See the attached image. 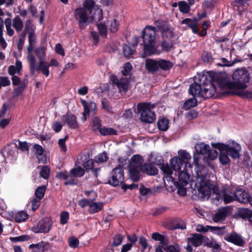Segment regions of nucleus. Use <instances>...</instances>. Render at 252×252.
<instances>
[{
    "instance_id": "338daca9",
    "label": "nucleus",
    "mask_w": 252,
    "mask_h": 252,
    "mask_svg": "<svg viewBox=\"0 0 252 252\" xmlns=\"http://www.w3.org/2000/svg\"><path fill=\"white\" fill-rule=\"evenodd\" d=\"M69 246L71 248H78L79 245V242L76 237H69L68 240Z\"/></svg>"
},
{
    "instance_id": "393cba45",
    "label": "nucleus",
    "mask_w": 252,
    "mask_h": 252,
    "mask_svg": "<svg viewBox=\"0 0 252 252\" xmlns=\"http://www.w3.org/2000/svg\"><path fill=\"white\" fill-rule=\"evenodd\" d=\"M11 217L15 222L20 223L26 221L29 218V215L23 211L12 212Z\"/></svg>"
},
{
    "instance_id": "1a4fd4ad",
    "label": "nucleus",
    "mask_w": 252,
    "mask_h": 252,
    "mask_svg": "<svg viewBox=\"0 0 252 252\" xmlns=\"http://www.w3.org/2000/svg\"><path fill=\"white\" fill-rule=\"evenodd\" d=\"M110 80L114 85L117 87L119 93L126 94L128 91L130 85L129 78L122 77L119 79L116 75H112Z\"/></svg>"
},
{
    "instance_id": "13d9d810",
    "label": "nucleus",
    "mask_w": 252,
    "mask_h": 252,
    "mask_svg": "<svg viewBox=\"0 0 252 252\" xmlns=\"http://www.w3.org/2000/svg\"><path fill=\"white\" fill-rule=\"evenodd\" d=\"M28 60L30 65V72L31 74H33L35 71V59L32 55H29Z\"/></svg>"
},
{
    "instance_id": "49530a36",
    "label": "nucleus",
    "mask_w": 252,
    "mask_h": 252,
    "mask_svg": "<svg viewBox=\"0 0 252 252\" xmlns=\"http://www.w3.org/2000/svg\"><path fill=\"white\" fill-rule=\"evenodd\" d=\"M46 189V186H42L38 187L35 190V195L36 198H38L40 200L42 199L45 195Z\"/></svg>"
},
{
    "instance_id": "c9c22d12",
    "label": "nucleus",
    "mask_w": 252,
    "mask_h": 252,
    "mask_svg": "<svg viewBox=\"0 0 252 252\" xmlns=\"http://www.w3.org/2000/svg\"><path fill=\"white\" fill-rule=\"evenodd\" d=\"M99 133L103 136L107 135H116L118 134V131L112 127H102L99 129Z\"/></svg>"
},
{
    "instance_id": "603ef678",
    "label": "nucleus",
    "mask_w": 252,
    "mask_h": 252,
    "mask_svg": "<svg viewBox=\"0 0 252 252\" xmlns=\"http://www.w3.org/2000/svg\"><path fill=\"white\" fill-rule=\"evenodd\" d=\"M160 46L162 50L168 52L171 50L173 46V41L170 39L167 41L164 39L161 42Z\"/></svg>"
},
{
    "instance_id": "79ce46f5",
    "label": "nucleus",
    "mask_w": 252,
    "mask_h": 252,
    "mask_svg": "<svg viewBox=\"0 0 252 252\" xmlns=\"http://www.w3.org/2000/svg\"><path fill=\"white\" fill-rule=\"evenodd\" d=\"M47 244L43 241L36 244H32L29 246V248L32 249L34 252H39L42 251H43L44 249L45 248Z\"/></svg>"
},
{
    "instance_id": "7ed1b4c3",
    "label": "nucleus",
    "mask_w": 252,
    "mask_h": 252,
    "mask_svg": "<svg viewBox=\"0 0 252 252\" xmlns=\"http://www.w3.org/2000/svg\"><path fill=\"white\" fill-rule=\"evenodd\" d=\"M155 107V104L150 102L138 103L137 108L140 113V120L146 123H153L156 120V114L151 109Z\"/></svg>"
},
{
    "instance_id": "aec40b11",
    "label": "nucleus",
    "mask_w": 252,
    "mask_h": 252,
    "mask_svg": "<svg viewBox=\"0 0 252 252\" xmlns=\"http://www.w3.org/2000/svg\"><path fill=\"white\" fill-rule=\"evenodd\" d=\"M196 230L198 232L204 233L207 232L208 231H210L214 234H217L218 235H221L223 234L222 232L223 231V229L220 228L219 227L210 226H206V227H204L202 225L199 224L197 226Z\"/></svg>"
},
{
    "instance_id": "39448f33",
    "label": "nucleus",
    "mask_w": 252,
    "mask_h": 252,
    "mask_svg": "<svg viewBox=\"0 0 252 252\" xmlns=\"http://www.w3.org/2000/svg\"><path fill=\"white\" fill-rule=\"evenodd\" d=\"M198 187L199 194L202 198H209L212 192L216 195V199L219 200L221 198V195L219 193V189L217 186L211 184L209 181H203L202 180L199 183Z\"/></svg>"
},
{
    "instance_id": "052dcab7",
    "label": "nucleus",
    "mask_w": 252,
    "mask_h": 252,
    "mask_svg": "<svg viewBox=\"0 0 252 252\" xmlns=\"http://www.w3.org/2000/svg\"><path fill=\"white\" fill-rule=\"evenodd\" d=\"M175 187L177 189V193L182 196H185L187 194V189L185 187L187 185H183L177 184V182H175V184H173Z\"/></svg>"
},
{
    "instance_id": "f8f14e48",
    "label": "nucleus",
    "mask_w": 252,
    "mask_h": 252,
    "mask_svg": "<svg viewBox=\"0 0 252 252\" xmlns=\"http://www.w3.org/2000/svg\"><path fill=\"white\" fill-rule=\"evenodd\" d=\"M52 224L48 218H44L40 220L36 225L32 228L35 233L48 232L51 229Z\"/></svg>"
},
{
    "instance_id": "4468645a",
    "label": "nucleus",
    "mask_w": 252,
    "mask_h": 252,
    "mask_svg": "<svg viewBox=\"0 0 252 252\" xmlns=\"http://www.w3.org/2000/svg\"><path fill=\"white\" fill-rule=\"evenodd\" d=\"M199 19L194 17L192 19L185 18L183 20L181 23L182 25H186L190 29L194 34H198L199 32Z\"/></svg>"
},
{
    "instance_id": "0eeeda50",
    "label": "nucleus",
    "mask_w": 252,
    "mask_h": 252,
    "mask_svg": "<svg viewBox=\"0 0 252 252\" xmlns=\"http://www.w3.org/2000/svg\"><path fill=\"white\" fill-rule=\"evenodd\" d=\"M86 10H88L92 15V19L98 22L100 21L103 18V11L98 5H95L94 0H85L83 3V7Z\"/></svg>"
},
{
    "instance_id": "7c9ffc66",
    "label": "nucleus",
    "mask_w": 252,
    "mask_h": 252,
    "mask_svg": "<svg viewBox=\"0 0 252 252\" xmlns=\"http://www.w3.org/2000/svg\"><path fill=\"white\" fill-rule=\"evenodd\" d=\"M158 161L159 163H158L157 164L161 165L160 167V169L164 174H166L165 178L166 179L168 176H172L173 169L171 167V166L170 165V166L168 163L164 164L163 163L164 160L163 159H160Z\"/></svg>"
},
{
    "instance_id": "f704fd0d",
    "label": "nucleus",
    "mask_w": 252,
    "mask_h": 252,
    "mask_svg": "<svg viewBox=\"0 0 252 252\" xmlns=\"http://www.w3.org/2000/svg\"><path fill=\"white\" fill-rule=\"evenodd\" d=\"M159 130L165 131L169 128V120L166 118L159 119L157 123Z\"/></svg>"
},
{
    "instance_id": "58836bf2",
    "label": "nucleus",
    "mask_w": 252,
    "mask_h": 252,
    "mask_svg": "<svg viewBox=\"0 0 252 252\" xmlns=\"http://www.w3.org/2000/svg\"><path fill=\"white\" fill-rule=\"evenodd\" d=\"M197 105V100L193 97L187 99L183 105V109L185 110H189L192 107H194Z\"/></svg>"
},
{
    "instance_id": "6e6552de",
    "label": "nucleus",
    "mask_w": 252,
    "mask_h": 252,
    "mask_svg": "<svg viewBox=\"0 0 252 252\" xmlns=\"http://www.w3.org/2000/svg\"><path fill=\"white\" fill-rule=\"evenodd\" d=\"M74 15L80 29H84L87 27L88 25L89 16L85 8L82 7L76 8L74 11Z\"/></svg>"
},
{
    "instance_id": "423d86ee",
    "label": "nucleus",
    "mask_w": 252,
    "mask_h": 252,
    "mask_svg": "<svg viewBox=\"0 0 252 252\" xmlns=\"http://www.w3.org/2000/svg\"><path fill=\"white\" fill-rule=\"evenodd\" d=\"M124 171L123 166L119 165L110 172L107 183L112 187H116L121 185L124 182Z\"/></svg>"
},
{
    "instance_id": "bb28decb",
    "label": "nucleus",
    "mask_w": 252,
    "mask_h": 252,
    "mask_svg": "<svg viewBox=\"0 0 252 252\" xmlns=\"http://www.w3.org/2000/svg\"><path fill=\"white\" fill-rule=\"evenodd\" d=\"M238 90H233L226 92V94L231 95H237L243 98L252 99V92L249 91H237Z\"/></svg>"
},
{
    "instance_id": "a878e982",
    "label": "nucleus",
    "mask_w": 252,
    "mask_h": 252,
    "mask_svg": "<svg viewBox=\"0 0 252 252\" xmlns=\"http://www.w3.org/2000/svg\"><path fill=\"white\" fill-rule=\"evenodd\" d=\"M83 166L86 170H91L95 178L98 177V172L100 171L101 168L94 167V160L89 159L84 162Z\"/></svg>"
},
{
    "instance_id": "a19ab883",
    "label": "nucleus",
    "mask_w": 252,
    "mask_h": 252,
    "mask_svg": "<svg viewBox=\"0 0 252 252\" xmlns=\"http://www.w3.org/2000/svg\"><path fill=\"white\" fill-rule=\"evenodd\" d=\"M220 152L219 159L220 163L223 165L229 164L230 160L227 153L225 151H220Z\"/></svg>"
},
{
    "instance_id": "4c0bfd02",
    "label": "nucleus",
    "mask_w": 252,
    "mask_h": 252,
    "mask_svg": "<svg viewBox=\"0 0 252 252\" xmlns=\"http://www.w3.org/2000/svg\"><path fill=\"white\" fill-rule=\"evenodd\" d=\"M69 172L71 175H73V176L76 177V178H78L83 177L85 173V171L83 168L79 166L76 168H72Z\"/></svg>"
},
{
    "instance_id": "de8ad7c7",
    "label": "nucleus",
    "mask_w": 252,
    "mask_h": 252,
    "mask_svg": "<svg viewBox=\"0 0 252 252\" xmlns=\"http://www.w3.org/2000/svg\"><path fill=\"white\" fill-rule=\"evenodd\" d=\"M179 9L183 13L187 14L189 12V5L185 1H180L178 3Z\"/></svg>"
},
{
    "instance_id": "e2e57ef3",
    "label": "nucleus",
    "mask_w": 252,
    "mask_h": 252,
    "mask_svg": "<svg viewBox=\"0 0 252 252\" xmlns=\"http://www.w3.org/2000/svg\"><path fill=\"white\" fill-rule=\"evenodd\" d=\"M68 138V136L67 135L63 138L60 139L58 141V145L60 147L61 151L63 153H65L67 151L65 141Z\"/></svg>"
},
{
    "instance_id": "cd10ccee",
    "label": "nucleus",
    "mask_w": 252,
    "mask_h": 252,
    "mask_svg": "<svg viewBox=\"0 0 252 252\" xmlns=\"http://www.w3.org/2000/svg\"><path fill=\"white\" fill-rule=\"evenodd\" d=\"M195 150L197 154L202 155L208 154L210 151V147L209 145L200 143L196 144Z\"/></svg>"
},
{
    "instance_id": "5701e85b",
    "label": "nucleus",
    "mask_w": 252,
    "mask_h": 252,
    "mask_svg": "<svg viewBox=\"0 0 252 252\" xmlns=\"http://www.w3.org/2000/svg\"><path fill=\"white\" fill-rule=\"evenodd\" d=\"M95 198L92 199L90 206L89 207L88 212L90 214H93L99 212L102 210L104 207V203L102 202H94Z\"/></svg>"
},
{
    "instance_id": "6e6d98bb",
    "label": "nucleus",
    "mask_w": 252,
    "mask_h": 252,
    "mask_svg": "<svg viewBox=\"0 0 252 252\" xmlns=\"http://www.w3.org/2000/svg\"><path fill=\"white\" fill-rule=\"evenodd\" d=\"M109 157L105 152L99 154L95 157V161L96 163H103L108 160Z\"/></svg>"
},
{
    "instance_id": "0e129e2a",
    "label": "nucleus",
    "mask_w": 252,
    "mask_h": 252,
    "mask_svg": "<svg viewBox=\"0 0 252 252\" xmlns=\"http://www.w3.org/2000/svg\"><path fill=\"white\" fill-rule=\"evenodd\" d=\"M50 169L47 166H43L40 172V175L44 179H47L49 177Z\"/></svg>"
},
{
    "instance_id": "37998d69",
    "label": "nucleus",
    "mask_w": 252,
    "mask_h": 252,
    "mask_svg": "<svg viewBox=\"0 0 252 252\" xmlns=\"http://www.w3.org/2000/svg\"><path fill=\"white\" fill-rule=\"evenodd\" d=\"M23 23L19 16H16L13 20V27L17 32H20L23 28Z\"/></svg>"
},
{
    "instance_id": "a211bd4d",
    "label": "nucleus",
    "mask_w": 252,
    "mask_h": 252,
    "mask_svg": "<svg viewBox=\"0 0 252 252\" xmlns=\"http://www.w3.org/2000/svg\"><path fill=\"white\" fill-rule=\"evenodd\" d=\"M62 120L71 128L76 129L79 126L76 116L71 113L67 112L66 115H63Z\"/></svg>"
},
{
    "instance_id": "473e14b6",
    "label": "nucleus",
    "mask_w": 252,
    "mask_h": 252,
    "mask_svg": "<svg viewBox=\"0 0 252 252\" xmlns=\"http://www.w3.org/2000/svg\"><path fill=\"white\" fill-rule=\"evenodd\" d=\"M173 66V63L169 60L158 59V68L164 71L170 70Z\"/></svg>"
},
{
    "instance_id": "c85d7f7f",
    "label": "nucleus",
    "mask_w": 252,
    "mask_h": 252,
    "mask_svg": "<svg viewBox=\"0 0 252 252\" xmlns=\"http://www.w3.org/2000/svg\"><path fill=\"white\" fill-rule=\"evenodd\" d=\"M170 164L175 172H180L182 166L185 164L178 157H174L170 159Z\"/></svg>"
},
{
    "instance_id": "2f4dec72",
    "label": "nucleus",
    "mask_w": 252,
    "mask_h": 252,
    "mask_svg": "<svg viewBox=\"0 0 252 252\" xmlns=\"http://www.w3.org/2000/svg\"><path fill=\"white\" fill-rule=\"evenodd\" d=\"M202 245L207 246L208 248H212L214 250L220 249V245L217 243L216 241H213V237H211L210 239L207 238L202 239Z\"/></svg>"
},
{
    "instance_id": "bf43d9fd",
    "label": "nucleus",
    "mask_w": 252,
    "mask_h": 252,
    "mask_svg": "<svg viewBox=\"0 0 252 252\" xmlns=\"http://www.w3.org/2000/svg\"><path fill=\"white\" fill-rule=\"evenodd\" d=\"M207 238V237H190L189 238V241L195 247H199L202 245V239Z\"/></svg>"
},
{
    "instance_id": "09e8293b",
    "label": "nucleus",
    "mask_w": 252,
    "mask_h": 252,
    "mask_svg": "<svg viewBox=\"0 0 252 252\" xmlns=\"http://www.w3.org/2000/svg\"><path fill=\"white\" fill-rule=\"evenodd\" d=\"M36 55L38 57L39 62L44 61L45 57L46 55L45 48L42 46L39 48H36L34 51Z\"/></svg>"
},
{
    "instance_id": "f03ea898",
    "label": "nucleus",
    "mask_w": 252,
    "mask_h": 252,
    "mask_svg": "<svg viewBox=\"0 0 252 252\" xmlns=\"http://www.w3.org/2000/svg\"><path fill=\"white\" fill-rule=\"evenodd\" d=\"M216 72L207 71L199 76L197 82L192 83L189 88V93L193 96H200L205 99L214 95L217 92Z\"/></svg>"
},
{
    "instance_id": "9d476101",
    "label": "nucleus",
    "mask_w": 252,
    "mask_h": 252,
    "mask_svg": "<svg viewBox=\"0 0 252 252\" xmlns=\"http://www.w3.org/2000/svg\"><path fill=\"white\" fill-rule=\"evenodd\" d=\"M156 28L152 26H147L142 31V38L143 43L155 42Z\"/></svg>"
},
{
    "instance_id": "864d4df0",
    "label": "nucleus",
    "mask_w": 252,
    "mask_h": 252,
    "mask_svg": "<svg viewBox=\"0 0 252 252\" xmlns=\"http://www.w3.org/2000/svg\"><path fill=\"white\" fill-rule=\"evenodd\" d=\"M238 215L242 219H248L252 216V212L248 209L242 208L239 210Z\"/></svg>"
},
{
    "instance_id": "2eb2a0df",
    "label": "nucleus",
    "mask_w": 252,
    "mask_h": 252,
    "mask_svg": "<svg viewBox=\"0 0 252 252\" xmlns=\"http://www.w3.org/2000/svg\"><path fill=\"white\" fill-rule=\"evenodd\" d=\"M249 195L248 192L241 188L236 189L234 192L235 201L244 204L248 203V201L249 200L248 199Z\"/></svg>"
},
{
    "instance_id": "a18cd8bd",
    "label": "nucleus",
    "mask_w": 252,
    "mask_h": 252,
    "mask_svg": "<svg viewBox=\"0 0 252 252\" xmlns=\"http://www.w3.org/2000/svg\"><path fill=\"white\" fill-rule=\"evenodd\" d=\"M132 66L129 62L126 63L121 71V73L124 76H126L129 75H131V70Z\"/></svg>"
},
{
    "instance_id": "b1692460",
    "label": "nucleus",
    "mask_w": 252,
    "mask_h": 252,
    "mask_svg": "<svg viewBox=\"0 0 252 252\" xmlns=\"http://www.w3.org/2000/svg\"><path fill=\"white\" fill-rule=\"evenodd\" d=\"M80 102L84 109V111L83 112V116L84 118L85 121H86V117L87 116L89 115L91 109L95 110L96 106L94 102H91L89 103L84 99H81Z\"/></svg>"
},
{
    "instance_id": "ea45409f",
    "label": "nucleus",
    "mask_w": 252,
    "mask_h": 252,
    "mask_svg": "<svg viewBox=\"0 0 252 252\" xmlns=\"http://www.w3.org/2000/svg\"><path fill=\"white\" fill-rule=\"evenodd\" d=\"M143 158L139 155L133 156L131 158V163L129 165H134L135 166L141 167L143 165Z\"/></svg>"
},
{
    "instance_id": "f257e3e1",
    "label": "nucleus",
    "mask_w": 252,
    "mask_h": 252,
    "mask_svg": "<svg viewBox=\"0 0 252 252\" xmlns=\"http://www.w3.org/2000/svg\"><path fill=\"white\" fill-rule=\"evenodd\" d=\"M232 78V81L225 72H216V83L221 90H245L251 79L248 70L244 68L235 70Z\"/></svg>"
},
{
    "instance_id": "9b49d317",
    "label": "nucleus",
    "mask_w": 252,
    "mask_h": 252,
    "mask_svg": "<svg viewBox=\"0 0 252 252\" xmlns=\"http://www.w3.org/2000/svg\"><path fill=\"white\" fill-rule=\"evenodd\" d=\"M178 180L172 176H168L166 178V180L168 182H171L173 184H177L183 185H187L189 183L190 175L187 172L180 171L178 173Z\"/></svg>"
},
{
    "instance_id": "69168bd1",
    "label": "nucleus",
    "mask_w": 252,
    "mask_h": 252,
    "mask_svg": "<svg viewBox=\"0 0 252 252\" xmlns=\"http://www.w3.org/2000/svg\"><path fill=\"white\" fill-rule=\"evenodd\" d=\"M243 165L247 168L252 169V157L249 156H245L243 158Z\"/></svg>"
},
{
    "instance_id": "3c124183",
    "label": "nucleus",
    "mask_w": 252,
    "mask_h": 252,
    "mask_svg": "<svg viewBox=\"0 0 252 252\" xmlns=\"http://www.w3.org/2000/svg\"><path fill=\"white\" fill-rule=\"evenodd\" d=\"M222 200L224 204H228L235 201L234 196H232L227 193L225 189L221 190Z\"/></svg>"
},
{
    "instance_id": "72a5a7b5",
    "label": "nucleus",
    "mask_w": 252,
    "mask_h": 252,
    "mask_svg": "<svg viewBox=\"0 0 252 252\" xmlns=\"http://www.w3.org/2000/svg\"><path fill=\"white\" fill-rule=\"evenodd\" d=\"M49 67V65L47 62L44 61L39 62L38 65L35 68V70H41L42 74L47 77L49 75L50 73Z\"/></svg>"
},
{
    "instance_id": "ddd939ff",
    "label": "nucleus",
    "mask_w": 252,
    "mask_h": 252,
    "mask_svg": "<svg viewBox=\"0 0 252 252\" xmlns=\"http://www.w3.org/2000/svg\"><path fill=\"white\" fill-rule=\"evenodd\" d=\"M231 213V208L230 206L222 207L218 210V213L215 214L214 220L216 222L223 220Z\"/></svg>"
},
{
    "instance_id": "6ab92c4d",
    "label": "nucleus",
    "mask_w": 252,
    "mask_h": 252,
    "mask_svg": "<svg viewBox=\"0 0 252 252\" xmlns=\"http://www.w3.org/2000/svg\"><path fill=\"white\" fill-rule=\"evenodd\" d=\"M145 67L148 72L154 74L159 70L158 59H147L145 62Z\"/></svg>"
},
{
    "instance_id": "e433bc0d",
    "label": "nucleus",
    "mask_w": 252,
    "mask_h": 252,
    "mask_svg": "<svg viewBox=\"0 0 252 252\" xmlns=\"http://www.w3.org/2000/svg\"><path fill=\"white\" fill-rule=\"evenodd\" d=\"M154 24L158 30L162 33L164 31L168 30L170 27L168 23L164 20H157L154 22Z\"/></svg>"
},
{
    "instance_id": "dca6fc26",
    "label": "nucleus",
    "mask_w": 252,
    "mask_h": 252,
    "mask_svg": "<svg viewBox=\"0 0 252 252\" xmlns=\"http://www.w3.org/2000/svg\"><path fill=\"white\" fill-rule=\"evenodd\" d=\"M144 46V54L146 56H151L156 54H159L160 52L158 49V46L155 42L143 43Z\"/></svg>"
},
{
    "instance_id": "20e7f679",
    "label": "nucleus",
    "mask_w": 252,
    "mask_h": 252,
    "mask_svg": "<svg viewBox=\"0 0 252 252\" xmlns=\"http://www.w3.org/2000/svg\"><path fill=\"white\" fill-rule=\"evenodd\" d=\"M212 146L219 151H225L233 159H237L240 157L241 147L239 144L234 141H232L228 144L222 143H212Z\"/></svg>"
},
{
    "instance_id": "774afa93",
    "label": "nucleus",
    "mask_w": 252,
    "mask_h": 252,
    "mask_svg": "<svg viewBox=\"0 0 252 252\" xmlns=\"http://www.w3.org/2000/svg\"><path fill=\"white\" fill-rule=\"evenodd\" d=\"M161 36L163 39H171L174 36L173 32L171 30L170 27L168 30L164 31L161 33Z\"/></svg>"
},
{
    "instance_id": "4d7b16f0",
    "label": "nucleus",
    "mask_w": 252,
    "mask_h": 252,
    "mask_svg": "<svg viewBox=\"0 0 252 252\" xmlns=\"http://www.w3.org/2000/svg\"><path fill=\"white\" fill-rule=\"evenodd\" d=\"M98 30L102 37H106L107 34V26L104 23H99L97 25Z\"/></svg>"
},
{
    "instance_id": "c03bdc74",
    "label": "nucleus",
    "mask_w": 252,
    "mask_h": 252,
    "mask_svg": "<svg viewBox=\"0 0 252 252\" xmlns=\"http://www.w3.org/2000/svg\"><path fill=\"white\" fill-rule=\"evenodd\" d=\"M225 240L238 246H244L245 242L242 237H224Z\"/></svg>"
},
{
    "instance_id": "5fc2aeb1",
    "label": "nucleus",
    "mask_w": 252,
    "mask_h": 252,
    "mask_svg": "<svg viewBox=\"0 0 252 252\" xmlns=\"http://www.w3.org/2000/svg\"><path fill=\"white\" fill-rule=\"evenodd\" d=\"M78 183V180L76 177L71 175L70 172L68 174V178L63 183L64 185L67 186H77Z\"/></svg>"
},
{
    "instance_id": "f3484780",
    "label": "nucleus",
    "mask_w": 252,
    "mask_h": 252,
    "mask_svg": "<svg viewBox=\"0 0 252 252\" xmlns=\"http://www.w3.org/2000/svg\"><path fill=\"white\" fill-rule=\"evenodd\" d=\"M141 167L135 166L134 165H129L128 175L129 179L133 182H138L141 178Z\"/></svg>"
},
{
    "instance_id": "c756f323",
    "label": "nucleus",
    "mask_w": 252,
    "mask_h": 252,
    "mask_svg": "<svg viewBox=\"0 0 252 252\" xmlns=\"http://www.w3.org/2000/svg\"><path fill=\"white\" fill-rule=\"evenodd\" d=\"M178 156L179 159H181V161H182L185 164V168H186L187 164L189 163V161L191 159V156L190 154L185 150H180L178 151Z\"/></svg>"
},
{
    "instance_id": "680f3d73",
    "label": "nucleus",
    "mask_w": 252,
    "mask_h": 252,
    "mask_svg": "<svg viewBox=\"0 0 252 252\" xmlns=\"http://www.w3.org/2000/svg\"><path fill=\"white\" fill-rule=\"evenodd\" d=\"M93 126L92 128L94 130H98L101 128V120H100L98 117H94L92 120Z\"/></svg>"
},
{
    "instance_id": "4be33fe9",
    "label": "nucleus",
    "mask_w": 252,
    "mask_h": 252,
    "mask_svg": "<svg viewBox=\"0 0 252 252\" xmlns=\"http://www.w3.org/2000/svg\"><path fill=\"white\" fill-rule=\"evenodd\" d=\"M32 148L35 150V154L38 158L39 162L45 163L47 160L45 150L43 147L37 144L33 145Z\"/></svg>"
},
{
    "instance_id": "8fccbe9b",
    "label": "nucleus",
    "mask_w": 252,
    "mask_h": 252,
    "mask_svg": "<svg viewBox=\"0 0 252 252\" xmlns=\"http://www.w3.org/2000/svg\"><path fill=\"white\" fill-rule=\"evenodd\" d=\"M201 59L204 63H211L213 62L214 59L210 52L204 51L201 56Z\"/></svg>"
},
{
    "instance_id": "412c9836",
    "label": "nucleus",
    "mask_w": 252,
    "mask_h": 252,
    "mask_svg": "<svg viewBox=\"0 0 252 252\" xmlns=\"http://www.w3.org/2000/svg\"><path fill=\"white\" fill-rule=\"evenodd\" d=\"M141 171L150 176H155L158 174V168L152 163H144L141 166Z\"/></svg>"
}]
</instances>
